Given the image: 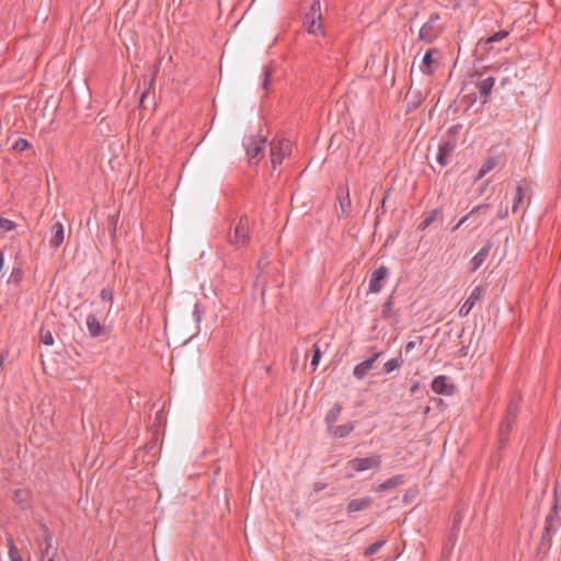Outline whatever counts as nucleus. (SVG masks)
Returning <instances> with one entry per match:
<instances>
[{"mask_svg": "<svg viewBox=\"0 0 561 561\" xmlns=\"http://www.w3.org/2000/svg\"><path fill=\"white\" fill-rule=\"evenodd\" d=\"M291 142L288 139L275 138L270 144V162L272 169H276L284 158L289 154Z\"/></svg>", "mask_w": 561, "mask_h": 561, "instance_id": "f257e3e1", "label": "nucleus"}, {"mask_svg": "<svg viewBox=\"0 0 561 561\" xmlns=\"http://www.w3.org/2000/svg\"><path fill=\"white\" fill-rule=\"evenodd\" d=\"M322 13H321V4L319 0H313L309 12L305 16L304 25L310 34H321L322 33V24H321Z\"/></svg>", "mask_w": 561, "mask_h": 561, "instance_id": "f03ea898", "label": "nucleus"}, {"mask_svg": "<svg viewBox=\"0 0 561 561\" xmlns=\"http://www.w3.org/2000/svg\"><path fill=\"white\" fill-rule=\"evenodd\" d=\"M442 32V25L439 23V15L438 14H432L430 19L422 25L420 28L419 37L420 39L431 43Z\"/></svg>", "mask_w": 561, "mask_h": 561, "instance_id": "7ed1b4c3", "label": "nucleus"}, {"mask_svg": "<svg viewBox=\"0 0 561 561\" xmlns=\"http://www.w3.org/2000/svg\"><path fill=\"white\" fill-rule=\"evenodd\" d=\"M381 457L379 455H371L369 457L354 458L346 463L347 469L355 472H363L371 469L379 468Z\"/></svg>", "mask_w": 561, "mask_h": 561, "instance_id": "20e7f679", "label": "nucleus"}, {"mask_svg": "<svg viewBox=\"0 0 561 561\" xmlns=\"http://www.w3.org/2000/svg\"><path fill=\"white\" fill-rule=\"evenodd\" d=\"M230 242L236 247H244L249 242V220L244 217L237 222Z\"/></svg>", "mask_w": 561, "mask_h": 561, "instance_id": "39448f33", "label": "nucleus"}, {"mask_svg": "<svg viewBox=\"0 0 561 561\" xmlns=\"http://www.w3.org/2000/svg\"><path fill=\"white\" fill-rule=\"evenodd\" d=\"M389 271L386 266H380L373 271L369 277L368 289L371 294H377L382 289L383 282L387 278Z\"/></svg>", "mask_w": 561, "mask_h": 561, "instance_id": "423d86ee", "label": "nucleus"}, {"mask_svg": "<svg viewBox=\"0 0 561 561\" xmlns=\"http://www.w3.org/2000/svg\"><path fill=\"white\" fill-rule=\"evenodd\" d=\"M432 390L437 394L451 396L455 391V386L449 382L446 376H437L432 382Z\"/></svg>", "mask_w": 561, "mask_h": 561, "instance_id": "0eeeda50", "label": "nucleus"}, {"mask_svg": "<svg viewBox=\"0 0 561 561\" xmlns=\"http://www.w3.org/2000/svg\"><path fill=\"white\" fill-rule=\"evenodd\" d=\"M380 355L381 353H375L369 358L357 364L354 368L353 375L359 380L363 379L374 368L375 362Z\"/></svg>", "mask_w": 561, "mask_h": 561, "instance_id": "6e6552de", "label": "nucleus"}, {"mask_svg": "<svg viewBox=\"0 0 561 561\" xmlns=\"http://www.w3.org/2000/svg\"><path fill=\"white\" fill-rule=\"evenodd\" d=\"M482 294H483V288L482 287L478 286V287L473 288L472 291L470 293V296L460 306V308H459V316L460 317L468 316L469 312L471 311V309L473 308L476 301L481 298Z\"/></svg>", "mask_w": 561, "mask_h": 561, "instance_id": "1a4fd4ad", "label": "nucleus"}, {"mask_svg": "<svg viewBox=\"0 0 561 561\" xmlns=\"http://www.w3.org/2000/svg\"><path fill=\"white\" fill-rule=\"evenodd\" d=\"M265 145V139L263 137H251L245 144V151L249 158V161L252 162L253 159L257 157Z\"/></svg>", "mask_w": 561, "mask_h": 561, "instance_id": "9d476101", "label": "nucleus"}, {"mask_svg": "<svg viewBox=\"0 0 561 561\" xmlns=\"http://www.w3.org/2000/svg\"><path fill=\"white\" fill-rule=\"evenodd\" d=\"M438 54L435 49H430L423 56L421 64L419 66L420 70L425 75H432L435 67L438 65L437 59L434 58V55Z\"/></svg>", "mask_w": 561, "mask_h": 561, "instance_id": "9b49d317", "label": "nucleus"}, {"mask_svg": "<svg viewBox=\"0 0 561 561\" xmlns=\"http://www.w3.org/2000/svg\"><path fill=\"white\" fill-rule=\"evenodd\" d=\"M491 250V243L484 244L479 252L470 260L469 270L476 272L486 260Z\"/></svg>", "mask_w": 561, "mask_h": 561, "instance_id": "f8f14e48", "label": "nucleus"}, {"mask_svg": "<svg viewBox=\"0 0 561 561\" xmlns=\"http://www.w3.org/2000/svg\"><path fill=\"white\" fill-rule=\"evenodd\" d=\"M454 149L455 145L450 141H446L438 147L436 160L442 168L448 164L449 158L451 157Z\"/></svg>", "mask_w": 561, "mask_h": 561, "instance_id": "ddd939ff", "label": "nucleus"}, {"mask_svg": "<svg viewBox=\"0 0 561 561\" xmlns=\"http://www.w3.org/2000/svg\"><path fill=\"white\" fill-rule=\"evenodd\" d=\"M42 559L43 561H61L57 549L53 547L51 536L47 533L45 534V547L42 548Z\"/></svg>", "mask_w": 561, "mask_h": 561, "instance_id": "4468645a", "label": "nucleus"}, {"mask_svg": "<svg viewBox=\"0 0 561 561\" xmlns=\"http://www.w3.org/2000/svg\"><path fill=\"white\" fill-rule=\"evenodd\" d=\"M64 239H65L64 226L60 221H56L51 226V236L49 239V243L53 248L57 249L64 242Z\"/></svg>", "mask_w": 561, "mask_h": 561, "instance_id": "2eb2a0df", "label": "nucleus"}, {"mask_svg": "<svg viewBox=\"0 0 561 561\" xmlns=\"http://www.w3.org/2000/svg\"><path fill=\"white\" fill-rule=\"evenodd\" d=\"M510 32L508 31H500L495 34H493L492 36L483 39L481 38L479 42H478V46L483 48L484 51H490L492 49V45L493 43L495 42H500L504 38H506L508 36Z\"/></svg>", "mask_w": 561, "mask_h": 561, "instance_id": "dca6fc26", "label": "nucleus"}, {"mask_svg": "<svg viewBox=\"0 0 561 561\" xmlns=\"http://www.w3.org/2000/svg\"><path fill=\"white\" fill-rule=\"evenodd\" d=\"M354 430V424L351 422L341 424V425H334L331 427L328 433L335 438H344L348 436Z\"/></svg>", "mask_w": 561, "mask_h": 561, "instance_id": "f3484780", "label": "nucleus"}, {"mask_svg": "<svg viewBox=\"0 0 561 561\" xmlns=\"http://www.w3.org/2000/svg\"><path fill=\"white\" fill-rule=\"evenodd\" d=\"M499 164V157L490 156L482 163L481 168L478 171L477 178L474 181L481 180L489 172H491Z\"/></svg>", "mask_w": 561, "mask_h": 561, "instance_id": "a211bd4d", "label": "nucleus"}, {"mask_svg": "<svg viewBox=\"0 0 561 561\" xmlns=\"http://www.w3.org/2000/svg\"><path fill=\"white\" fill-rule=\"evenodd\" d=\"M371 499L370 497H362V499H354L350 501L347 504V512L355 513L358 511L366 510L370 506Z\"/></svg>", "mask_w": 561, "mask_h": 561, "instance_id": "6ab92c4d", "label": "nucleus"}, {"mask_svg": "<svg viewBox=\"0 0 561 561\" xmlns=\"http://www.w3.org/2000/svg\"><path fill=\"white\" fill-rule=\"evenodd\" d=\"M87 327H88L89 333L94 337L102 335L104 332L103 325L99 322L96 317L93 314H90L88 317Z\"/></svg>", "mask_w": 561, "mask_h": 561, "instance_id": "aec40b11", "label": "nucleus"}, {"mask_svg": "<svg viewBox=\"0 0 561 561\" xmlns=\"http://www.w3.org/2000/svg\"><path fill=\"white\" fill-rule=\"evenodd\" d=\"M342 412V407L339 403H335L327 413L325 415V424L327 430L329 431L331 427H333Z\"/></svg>", "mask_w": 561, "mask_h": 561, "instance_id": "412c9836", "label": "nucleus"}, {"mask_svg": "<svg viewBox=\"0 0 561 561\" xmlns=\"http://www.w3.org/2000/svg\"><path fill=\"white\" fill-rule=\"evenodd\" d=\"M340 210L343 216H347L351 208L348 190H344L339 196Z\"/></svg>", "mask_w": 561, "mask_h": 561, "instance_id": "4be33fe9", "label": "nucleus"}, {"mask_svg": "<svg viewBox=\"0 0 561 561\" xmlns=\"http://www.w3.org/2000/svg\"><path fill=\"white\" fill-rule=\"evenodd\" d=\"M401 482H402V478L401 477H399V476L398 477H393V478H390V479L386 480L385 482L378 484L375 488V491L376 492H382V491L388 490V489H393L397 485H399Z\"/></svg>", "mask_w": 561, "mask_h": 561, "instance_id": "5701e85b", "label": "nucleus"}, {"mask_svg": "<svg viewBox=\"0 0 561 561\" xmlns=\"http://www.w3.org/2000/svg\"><path fill=\"white\" fill-rule=\"evenodd\" d=\"M494 82H495L494 78H492V77H488V78L481 80L478 83L479 92L486 98L489 95V93L491 92V90L493 89Z\"/></svg>", "mask_w": 561, "mask_h": 561, "instance_id": "b1692460", "label": "nucleus"}, {"mask_svg": "<svg viewBox=\"0 0 561 561\" xmlns=\"http://www.w3.org/2000/svg\"><path fill=\"white\" fill-rule=\"evenodd\" d=\"M402 362L399 358H391L383 365V373L390 374L401 366Z\"/></svg>", "mask_w": 561, "mask_h": 561, "instance_id": "393cba45", "label": "nucleus"}, {"mask_svg": "<svg viewBox=\"0 0 561 561\" xmlns=\"http://www.w3.org/2000/svg\"><path fill=\"white\" fill-rule=\"evenodd\" d=\"M9 557L11 561H23L19 549L14 546L11 539L8 540Z\"/></svg>", "mask_w": 561, "mask_h": 561, "instance_id": "a878e982", "label": "nucleus"}, {"mask_svg": "<svg viewBox=\"0 0 561 561\" xmlns=\"http://www.w3.org/2000/svg\"><path fill=\"white\" fill-rule=\"evenodd\" d=\"M438 210H433L428 216H426L423 221L419 225V229H426L437 217Z\"/></svg>", "mask_w": 561, "mask_h": 561, "instance_id": "bb28decb", "label": "nucleus"}, {"mask_svg": "<svg viewBox=\"0 0 561 561\" xmlns=\"http://www.w3.org/2000/svg\"><path fill=\"white\" fill-rule=\"evenodd\" d=\"M386 543V539H380L378 541H376L375 543L370 545L366 550H365V556H373L374 553H376L383 545Z\"/></svg>", "mask_w": 561, "mask_h": 561, "instance_id": "cd10ccee", "label": "nucleus"}, {"mask_svg": "<svg viewBox=\"0 0 561 561\" xmlns=\"http://www.w3.org/2000/svg\"><path fill=\"white\" fill-rule=\"evenodd\" d=\"M482 208H484V206H482V205L472 208V210L468 215H466L458 221V224L453 228V231H456L457 229H459L469 219V217H471L474 213L479 211Z\"/></svg>", "mask_w": 561, "mask_h": 561, "instance_id": "c85d7f7f", "label": "nucleus"}, {"mask_svg": "<svg viewBox=\"0 0 561 561\" xmlns=\"http://www.w3.org/2000/svg\"><path fill=\"white\" fill-rule=\"evenodd\" d=\"M15 228V224L9 219L0 217V231H11Z\"/></svg>", "mask_w": 561, "mask_h": 561, "instance_id": "c756f323", "label": "nucleus"}, {"mask_svg": "<svg viewBox=\"0 0 561 561\" xmlns=\"http://www.w3.org/2000/svg\"><path fill=\"white\" fill-rule=\"evenodd\" d=\"M320 358H321L320 347L317 344H314L313 345V356H312V360H311V365L313 366V368H316L318 366Z\"/></svg>", "mask_w": 561, "mask_h": 561, "instance_id": "7c9ffc66", "label": "nucleus"}, {"mask_svg": "<svg viewBox=\"0 0 561 561\" xmlns=\"http://www.w3.org/2000/svg\"><path fill=\"white\" fill-rule=\"evenodd\" d=\"M41 340L45 345H53L54 344V337L49 331H45L41 333Z\"/></svg>", "mask_w": 561, "mask_h": 561, "instance_id": "2f4dec72", "label": "nucleus"}, {"mask_svg": "<svg viewBox=\"0 0 561 561\" xmlns=\"http://www.w3.org/2000/svg\"><path fill=\"white\" fill-rule=\"evenodd\" d=\"M28 147V142L26 139H23V138H20L19 140L15 141V144L13 145V149L18 150V151H23L25 150L26 148Z\"/></svg>", "mask_w": 561, "mask_h": 561, "instance_id": "473e14b6", "label": "nucleus"}, {"mask_svg": "<svg viewBox=\"0 0 561 561\" xmlns=\"http://www.w3.org/2000/svg\"><path fill=\"white\" fill-rule=\"evenodd\" d=\"M101 298L104 301L112 302L113 296H112V293L110 290L104 289L101 293Z\"/></svg>", "mask_w": 561, "mask_h": 561, "instance_id": "72a5a7b5", "label": "nucleus"}, {"mask_svg": "<svg viewBox=\"0 0 561 561\" xmlns=\"http://www.w3.org/2000/svg\"><path fill=\"white\" fill-rule=\"evenodd\" d=\"M271 77V71L268 68L264 70V81H263V88L266 90L268 85V79Z\"/></svg>", "mask_w": 561, "mask_h": 561, "instance_id": "f704fd0d", "label": "nucleus"}, {"mask_svg": "<svg viewBox=\"0 0 561 561\" xmlns=\"http://www.w3.org/2000/svg\"><path fill=\"white\" fill-rule=\"evenodd\" d=\"M457 7L471 5L473 0H455Z\"/></svg>", "mask_w": 561, "mask_h": 561, "instance_id": "c9c22d12", "label": "nucleus"}, {"mask_svg": "<svg viewBox=\"0 0 561 561\" xmlns=\"http://www.w3.org/2000/svg\"><path fill=\"white\" fill-rule=\"evenodd\" d=\"M26 495V493L22 492V491H16L15 494H14V500L16 502H21L23 499V496Z\"/></svg>", "mask_w": 561, "mask_h": 561, "instance_id": "e433bc0d", "label": "nucleus"}, {"mask_svg": "<svg viewBox=\"0 0 561 561\" xmlns=\"http://www.w3.org/2000/svg\"><path fill=\"white\" fill-rule=\"evenodd\" d=\"M390 311H391V305H390V302H387V304L383 306V310H382V312H383L385 314H388Z\"/></svg>", "mask_w": 561, "mask_h": 561, "instance_id": "4c0bfd02", "label": "nucleus"}, {"mask_svg": "<svg viewBox=\"0 0 561 561\" xmlns=\"http://www.w3.org/2000/svg\"><path fill=\"white\" fill-rule=\"evenodd\" d=\"M510 426H511V422L506 421L505 424L501 427V434H503L504 428H505V431H508Z\"/></svg>", "mask_w": 561, "mask_h": 561, "instance_id": "58836bf2", "label": "nucleus"}, {"mask_svg": "<svg viewBox=\"0 0 561 561\" xmlns=\"http://www.w3.org/2000/svg\"><path fill=\"white\" fill-rule=\"evenodd\" d=\"M414 347H415V342H412V341H411V342H409V343L407 344L405 350H407V351H411V350H413Z\"/></svg>", "mask_w": 561, "mask_h": 561, "instance_id": "ea45409f", "label": "nucleus"}, {"mask_svg": "<svg viewBox=\"0 0 561 561\" xmlns=\"http://www.w3.org/2000/svg\"><path fill=\"white\" fill-rule=\"evenodd\" d=\"M3 262H4V256H3V252L0 251V270L2 268L3 266Z\"/></svg>", "mask_w": 561, "mask_h": 561, "instance_id": "a19ab883", "label": "nucleus"}, {"mask_svg": "<svg viewBox=\"0 0 561 561\" xmlns=\"http://www.w3.org/2000/svg\"><path fill=\"white\" fill-rule=\"evenodd\" d=\"M522 194H523V190H522V187H518V188H517V197H518V201H520V199H522Z\"/></svg>", "mask_w": 561, "mask_h": 561, "instance_id": "79ce46f5", "label": "nucleus"}, {"mask_svg": "<svg viewBox=\"0 0 561 561\" xmlns=\"http://www.w3.org/2000/svg\"><path fill=\"white\" fill-rule=\"evenodd\" d=\"M507 81H508L507 79H503V80L501 81V84H502V85H504V84H506V82H507Z\"/></svg>", "mask_w": 561, "mask_h": 561, "instance_id": "37998d69", "label": "nucleus"}, {"mask_svg": "<svg viewBox=\"0 0 561 561\" xmlns=\"http://www.w3.org/2000/svg\"><path fill=\"white\" fill-rule=\"evenodd\" d=\"M416 388H417V385H414V386L412 387L411 391L416 390Z\"/></svg>", "mask_w": 561, "mask_h": 561, "instance_id": "c03bdc74", "label": "nucleus"}]
</instances>
